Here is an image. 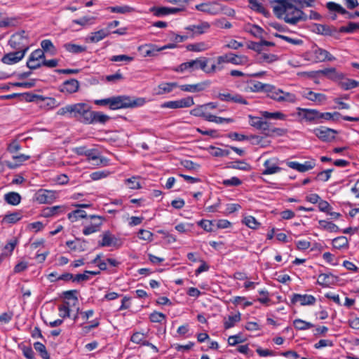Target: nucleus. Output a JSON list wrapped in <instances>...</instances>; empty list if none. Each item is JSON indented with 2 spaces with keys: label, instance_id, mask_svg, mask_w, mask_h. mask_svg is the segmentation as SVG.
<instances>
[{
  "label": "nucleus",
  "instance_id": "obj_1",
  "mask_svg": "<svg viewBox=\"0 0 359 359\" xmlns=\"http://www.w3.org/2000/svg\"><path fill=\"white\" fill-rule=\"evenodd\" d=\"M271 3L274 15L287 24L296 25L308 20V15L300 9L295 0H273Z\"/></svg>",
  "mask_w": 359,
  "mask_h": 359
},
{
  "label": "nucleus",
  "instance_id": "obj_2",
  "mask_svg": "<svg viewBox=\"0 0 359 359\" xmlns=\"http://www.w3.org/2000/svg\"><path fill=\"white\" fill-rule=\"evenodd\" d=\"M146 100L143 97H135L126 95L114 96L109 98L95 100L94 103L97 105H109L111 110L119 109L135 108L144 104Z\"/></svg>",
  "mask_w": 359,
  "mask_h": 359
},
{
  "label": "nucleus",
  "instance_id": "obj_3",
  "mask_svg": "<svg viewBox=\"0 0 359 359\" xmlns=\"http://www.w3.org/2000/svg\"><path fill=\"white\" fill-rule=\"evenodd\" d=\"M248 118L250 125L257 130H261L265 136H283L287 133L286 129L272 127L271 123L264 119L263 117L249 115Z\"/></svg>",
  "mask_w": 359,
  "mask_h": 359
},
{
  "label": "nucleus",
  "instance_id": "obj_4",
  "mask_svg": "<svg viewBox=\"0 0 359 359\" xmlns=\"http://www.w3.org/2000/svg\"><path fill=\"white\" fill-rule=\"evenodd\" d=\"M208 61V58L205 57H200L195 60H191L182 63L175 69V71L178 72H184L185 71L192 72L198 69L205 71V67H207Z\"/></svg>",
  "mask_w": 359,
  "mask_h": 359
},
{
  "label": "nucleus",
  "instance_id": "obj_5",
  "mask_svg": "<svg viewBox=\"0 0 359 359\" xmlns=\"http://www.w3.org/2000/svg\"><path fill=\"white\" fill-rule=\"evenodd\" d=\"M91 107L86 103L74 104L72 118H76L81 123L90 124L91 119Z\"/></svg>",
  "mask_w": 359,
  "mask_h": 359
},
{
  "label": "nucleus",
  "instance_id": "obj_6",
  "mask_svg": "<svg viewBox=\"0 0 359 359\" xmlns=\"http://www.w3.org/2000/svg\"><path fill=\"white\" fill-rule=\"evenodd\" d=\"M10 46L16 50H25V53L29 50L28 37L25 31L13 34L8 41Z\"/></svg>",
  "mask_w": 359,
  "mask_h": 359
},
{
  "label": "nucleus",
  "instance_id": "obj_7",
  "mask_svg": "<svg viewBox=\"0 0 359 359\" xmlns=\"http://www.w3.org/2000/svg\"><path fill=\"white\" fill-rule=\"evenodd\" d=\"M313 134L321 141L328 142L335 139L338 131L325 126H320L313 130Z\"/></svg>",
  "mask_w": 359,
  "mask_h": 359
},
{
  "label": "nucleus",
  "instance_id": "obj_8",
  "mask_svg": "<svg viewBox=\"0 0 359 359\" xmlns=\"http://www.w3.org/2000/svg\"><path fill=\"white\" fill-rule=\"evenodd\" d=\"M89 218L91 219L90 223L86 224L83 229V233L86 236L99 231L104 221L103 217L95 215H90Z\"/></svg>",
  "mask_w": 359,
  "mask_h": 359
},
{
  "label": "nucleus",
  "instance_id": "obj_9",
  "mask_svg": "<svg viewBox=\"0 0 359 359\" xmlns=\"http://www.w3.org/2000/svg\"><path fill=\"white\" fill-rule=\"evenodd\" d=\"M45 58V53L41 49L34 50L27 61V67L30 70H34L41 67V62Z\"/></svg>",
  "mask_w": 359,
  "mask_h": 359
},
{
  "label": "nucleus",
  "instance_id": "obj_10",
  "mask_svg": "<svg viewBox=\"0 0 359 359\" xmlns=\"http://www.w3.org/2000/svg\"><path fill=\"white\" fill-rule=\"evenodd\" d=\"M335 59L330 52L319 47L315 48L311 52V60L315 62L334 61Z\"/></svg>",
  "mask_w": 359,
  "mask_h": 359
},
{
  "label": "nucleus",
  "instance_id": "obj_11",
  "mask_svg": "<svg viewBox=\"0 0 359 359\" xmlns=\"http://www.w3.org/2000/svg\"><path fill=\"white\" fill-rule=\"evenodd\" d=\"M194 104V99L191 97H187L178 100L168 101L164 102L161 107L170 109H179L190 107Z\"/></svg>",
  "mask_w": 359,
  "mask_h": 359
},
{
  "label": "nucleus",
  "instance_id": "obj_12",
  "mask_svg": "<svg viewBox=\"0 0 359 359\" xmlns=\"http://www.w3.org/2000/svg\"><path fill=\"white\" fill-rule=\"evenodd\" d=\"M248 62V57L244 55H237L233 53L225 54L217 57V64L230 62L233 65H244Z\"/></svg>",
  "mask_w": 359,
  "mask_h": 359
},
{
  "label": "nucleus",
  "instance_id": "obj_13",
  "mask_svg": "<svg viewBox=\"0 0 359 359\" xmlns=\"http://www.w3.org/2000/svg\"><path fill=\"white\" fill-rule=\"evenodd\" d=\"M184 11H185V7L183 4H180V6L177 8L154 6L150 8V11L152 12L153 14L156 17H162L170 14H176Z\"/></svg>",
  "mask_w": 359,
  "mask_h": 359
},
{
  "label": "nucleus",
  "instance_id": "obj_14",
  "mask_svg": "<svg viewBox=\"0 0 359 359\" xmlns=\"http://www.w3.org/2000/svg\"><path fill=\"white\" fill-rule=\"evenodd\" d=\"M217 97L223 102H231L245 105L248 104V102L241 95L236 93H219Z\"/></svg>",
  "mask_w": 359,
  "mask_h": 359
},
{
  "label": "nucleus",
  "instance_id": "obj_15",
  "mask_svg": "<svg viewBox=\"0 0 359 359\" xmlns=\"http://www.w3.org/2000/svg\"><path fill=\"white\" fill-rule=\"evenodd\" d=\"M290 300L292 304L299 302L301 306L313 305L316 302V297L311 294H301L297 293L292 294Z\"/></svg>",
  "mask_w": 359,
  "mask_h": 359
},
{
  "label": "nucleus",
  "instance_id": "obj_16",
  "mask_svg": "<svg viewBox=\"0 0 359 359\" xmlns=\"http://www.w3.org/2000/svg\"><path fill=\"white\" fill-rule=\"evenodd\" d=\"M25 55V50H15V51L5 54L1 58V62L6 65H13L21 61Z\"/></svg>",
  "mask_w": 359,
  "mask_h": 359
},
{
  "label": "nucleus",
  "instance_id": "obj_17",
  "mask_svg": "<svg viewBox=\"0 0 359 359\" xmlns=\"http://www.w3.org/2000/svg\"><path fill=\"white\" fill-rule=\"evenodd\" d=\"M322 75L326 76L328 79L337 83H340L341 80L345 79V74L341 72H339L334 67H329L322 69Z\"/></svg>",
  "mask_w": 359,
  "mask_h": 359
},
{
  "label": "nucleus",
  "instance_id": "obj_18",
  "mask_svg": "<svg viewBox=\"0 0 359 359\" xmlns=\"http://www.w3.org/2000/svg\"><path fill=\"white\" fill-rule=\"evenodd\" d=\"M302 95L310 101L320 104L326 101L327 97L325 94L314 93L312 90L306 89L302 92Z\"/></svg>",
  "mask_w": 359,
  "mask_h": 359
},
{
  "label": "nucleus",
  "instance_id": "obj_19",
  "mask_svg": "<svg viewBox=\"0 0 359 359\" xmlns=\"http://www.w3.org/2000/svg\"><path fill=\"white\" fill-rule=\"evenodd\" d=\"M210 85L208 81L198 83L196 84H184L180 86V89L184 92L197 93L204 90Z\"/></svg>",
  "mask_w": 359,
  "mask_h": 359
},
{
  "label": "nucleus",
  "instance_id": "obj_20",
  "mask_svg": "<svg viewBox=\"0 0 359 359\" xmlns=\"http://www.w3.org/2000/svg\"><path fill=\"white\" fill-rule=\"evenodd\" d=\"M79 83L76 79H72L65 81L60 86V91L62 93H74L79 90Z\"/></svg>",
  "mask_w": 359,
  "mask_h": 359
},
{
  "label": "nucleus",
  "instance_id": "obj_21",
  "mask_svg": "<svg viewBox=\"0 0 359 359\" xmlns=\"http://www.w3.org/2000/svg\"><path fill=\"white\" fill-rule=\"evenodd\" d=\"M116 243V238L109 231H107L102 233V240L98 242V245L100 247L115 246Z\"/></svg>",
  "mask_w": 359,
  "mask_h": 359
},
{
  "label": "nucleus",
  "instance_id": "obj_22",
  "mask_svg": "<svg viewBox=\"0 0 359 359\" xmlns=\"http://www.w3.org/2000/svg\"><path fill=\"white\" fill-rule=\"evenodd\" d=\"M36 200L41 204L51 203L53 200V192L46 189H41L36 194Z\"/></svg>",
  "mask_w": 359,
  "mask_h": 359
},
{
  "label": "nucleus",
  "instance_id": "obj_23",
  "mask_svg": "<svg viewBox=\"0 0 359 359\" xmlns=\"http://www.w3.org/2000/svg\"><path fill=\"white\" fill-rule=\"evenodd\" d=\"M287 165L292 169L304 172L311 170L314 167L315 164L310 161H306L303 164L296 161H290L287 163Z\"/></svg>",
  "mask_w": 359,
  "mask_h": 359
},
{
  "label": "nucleus",
  "instance_id": "obj_24",
  "mask_svg": "<svg viewBox=\"0 0 359 359\" xmlns=\"http://www.w3.org/2000/svg\"><path fill=\"white\" fill-rule=\"evenodd\" d=\"M315 31L316 33L325 36H335L337 34L336 28L321 24L315 25Z\"/></svg>",
  "mask_w": 359,
  "mask_h": 359
},
{
  "label": "nucleus",
  "instance_id": "obj_25",
  "mask_svg": "<svg viewBox=\"0 0 359 359\" xmlns=\"http://www.w3.org/2000/svg\"><path fill=\"white\" fill-rule=\"evenodd\" d=\"M268 87L269 88H266L265 91V93H267V96L271 99L280 102L281 94L284 93V91L271 84H269Z\"/></svg>",
  "mask_w": 359,
  "mask_h": 359
},
{
  "label": "nucleus",
  "instance_id": "obj_26",
  "mask_svg": "<svg viewBox=\"0 0 359 359\" xmlns=\"http://www.w3.org/2000/svg\"><path fill=\"white\" fill-rule=\"evenodd\" d=\"M298 114L301 116V111L304 113L303 118L308 121H313L316 119H318V111L316 109H304V108H297Z\"/></svg>",
  "mask_w": 359,
  "mask_h": 359
},
{
  "label": "nucleus",
  "instance_id": "obj_27",
  "mask_svg": "<svg viewBox=\"0 0 359 359\" xmlns=\"http://www.w3.org/2000/svg\"><path fill=\"white\" fill-rule=\"evenodd\" d=\"M87 242L85 240L80 238H76V241H68L66 242V245L73 250H79L83 252L86 249Z\"/></svg>",
  "mask_w": 359,
  "mask_h": 359
},
{
  "label": "nucleus",
  "instance_id": "obj_28",
  "mask_svg": "<svg viewBox=\"0 0 359 359\" xmlns=\"http://www.w3.org/2000/svg\"><path fill=\"white\" fill-rule=\"evenodd\" d=\"M337 277L332 273H320L318 276L317 283L323 286H328L337 280Z\"/></svg>",
  "mask_w": 359,
  "mask_h": 359
},
{
  "label": "nucleus",
  "instance_id": "obj_29",
  "mask_svg": "<svg viewBox=\"0 0 359 359\" xmlns=\"http://www.w3.org/2000/svg\"><path fill=\"white\" fill-rule=\"evenodd\" d=\"M250 4L249 7L254 11L262 14L265 17H269L270 13L267 11L264 6L257 0H248Z\"/></svg>",
  "mask_w": 359,
  "mask_h": 359
},
{
  "label": "nucleus",
  "instance_id": "obj_30",
  "mask_svg": "<svg viewBox=\"0 0 359 359\" xmlns=\"http://www.w3.org/2000/svg\"><path fill=\"white\" fill-rule=\"evenodd\" d=\"M210 27V25L208 22H203L196 25H189L185 29L187 30L192 32L193 34H202L205 32L206 29H208Z\"/></svg>",
  "mask_w": 359,
  "mask_h": 359
},
{
  "label": "nucleus",
  "instance_id": "obj_31",
  "mask_svg": "<svg viewBox=\"0 0 359 359\" xmlns=\"http://www.w3.org/2000/svg\"><path fill=\"white\" fill-rule=\"evenodd\" d=\"M241 320V313L238 312L233 316H229L227 318H224V328L229 330L236 325V324L240 322Z\"/></svg>",
  "mask_w": 359,
  "mask_h": 359
},
{
  "label": "nucleus",
  "instance_id": "obj_32",
  "mask_svg": "<svg viewBox=\"0 0 359 359\" xmlns=\"http://www.w3.org/2000/svg\"><path fill=\"white\" fill-rule=\"evenodd\" d=\"M4 200L10 205H17L21 201V196L18 193L11 191L4 195Z\"/></svg>",
  "mask_w": 359,
  "mask_h": 359
},
{
  "label": "nucleus",
  "instance_id": "obj_33",
  "mask_svg": "<svg viewBox=\"0 0 359 359\" xmlns=\"http://www.w3.org/2000/svg\"><path fill=\"white\" fill-rule=\"evenodd\" d=\"M91 119H92V121L90 122V124H94L96 123H100L104 124L109 119V116L104 114L103 113H102L100 111H92Z\"/></svg>",
  "mask_w": 359,
  "mask_h": 359
},
{
  "label": "nucleus",
  "instance_id": "obj_34",
  "mask_svg": "<svg viewBox=\"0 0 359 359\" xmlns=\"http://www.w3.org/2000/svg\"><path fill=\"white\" fill-rule=\"evenodd\" d=\"M147 335L144 333L136 332L133 334L130 337V341L140 346L148 345V341L146 339Z\"/></svg>",
  "mask_w": 359,
  "mask_h": 359
},
{
  "label": "nucleus",
  "instance_id": "obj_35",
  "mask_svg": "<svg viewBox=\"0 0 359 359\" xmlns=\"http://www.w3.org/2000/svg\"><path fill=\"white\" fill-rule=\"evenodd\" d=\"M339 86L343 90H348L359 86V81L346 78L341 80Z\"/></svg>",
  "mask_w": 359,
  "mask_h": 359
},
{
  "label": "nucleus",
  "instance_id": "obj_36",
  "mask_svg": "<svg viewBox=\"0 0 359 359\" xmlns=\"http://www.w3.org/2000/svg\"><path fill=\"white\" fill-rule=\"evenodd\" d=\"M178 86L177 83L172 82V83H162L158 85V91L157 92L158 95H163L165 93H168L172 91V90Z\"/></svg>",
  "mask_w": 359,
  "mask_h": 359
},
{
  "label": "nucleus",
  "instance_id": "obj_37",
  "mask_svg": "<svg viewBox=\"0 0 359 359\" xmlns=\"http://www.w3.org/2000/svg\"><path fill=\"white\" fill-rule=\"evenodd\" d=\"M264 166L265 167V169L262 172L263 175L274 174L280 171L281 170V168L273 163L271 160H266L264 163Z\"/></svg>",
  "mask_w": 359,
  "mask_h": 359
},
{
  "label": "nucleus",
  "instance_id": "obj_38",
  "mask_svg": "<svg viewBox=\"0 0 359 359\" xmlns=\"http://www.w3.org/2000/svg\"><path fill=\"white\" fill-rule=\"evenodd\" d=\"M269 84L266 83H262L260 81H250L248 83V88H250V91L252 92H264L266 90V88L268 87Z\"/></svg>",
  "mask_w": 359,
  "mask_h": 359
},
{
  "label": "nucleus",
  "instance_id": "obj_39",
  "mask_svg": "<svg viewBox=\"0 0 359 359\" xmlns=\"http://www.w3.org/2000/svg\"><path fill=\"white\" fill-rule=\"evenodd\" d=\"M228 168L237 169L243 171H249L251 168L250 164L244 161H236L230 162L227 165Z\"/></svg>",
  "mask_w": 359,
  "mask_h": 359
},
{
  "label": "nucleus",
  "instance_id": "obj_40",
  "mask_svg": "<svg viewBox=\"0 0 359 359\" xmlns=\"http://www.w3.org/2000/svg\"><path fill=\"white\" fill-rule=\"evenodd\" d=\"M22 217V212L20 211L13 212L10 214L6 215L2 222L8 223V224H15L17 222L20 221Z\"/></svg>",
  "mask_w": 359,
  "mask_h": 359
},
{
  "label": "nucleus",
  "instance_id": "obj_41",
  "mask_svg": "<svg viewBox=\"0 0 359 359\" xmlns=\"http://www.w3.org/2000/svg\"><path fill=\"white\" fill-rule=\"evenodd\" d=\"M63 47L67 51L74 54H78L86 50V47L72 43H66L63 45Z\"/></svg>",
  "mask_w": 359,
  "mask_h": 359
},
{
  "label": "nucleus",
  "instance_id": "obj_42",
  "mask_svg": "<svg viewBox=\"0 0 359 359\" xmlns=\"http://www.w3.org/2000/svg\"><path fill=\"white\" fill-rule=\"evenodd\" d=\"M140 50H145L144 56H155L157 53L161 51V47L154 44H146L140 48Z\"/></svg>",
  "mask_w": 359,
  "mask_h": 359
},
{
  "label": "nucleus",
  "instance_id": "obj_43",
  "mask_svg": "<svg viewBox=\"0 0 359 359\" xmlns=\"http://www.w3.org/2000/svg\"><path fill=\"white\" fill-rule=\"evenodd\" d=\"M260 114L265 119L284 120L286 116L280 111L269 112L267 111H260Z\"/></svg>",
  "mask_w": 359,
  "mask_h": 359
},
{
  "label": "nucleus",
  "instance_id": "obj_44",
  "mask_svg": "<svg viewBox=\"0 0 359 359\" xmlns=\"http://www.w3.org/2000/svg\"><path fill=\"white\" fill-rule=\"evenodd\" d=\"M86 156L88 160L96 161L97 165L102 164L103 162L100 152L95 149H88Z\"/></svg>",
  "mask_w": 359,
  "mask_h": 359
},
{
  "label": "nucleus",
  "instance_id": "obj_45",
  "mask_svg": "<svg viewBox=\"0 0 359 359\" xmlns=\"http://www.w3.org/2000/svg\"><path fill=\"white\" fill-rule=\"evenodd\" d=\"M320 227L330 232H338L339 228L333 222L327 220H320L318 222Z\"/></svg>",
  "mask_w": 359,
  "mask_h": 359
},
{
  "label": "nucleus",
  "instance_id": "obj_46",
  "mask_svg": "<svg viewBox=\"0 0 359 359\" xmlns=\"http://www.w3.org/2000/svg\"><path fill=\"white\" fill-rule=\"evenodd\" d=\"M209 48V46L205 42H199L195 43L188 44L187 46V49L189 51L194 52H201L206 50Z\"/></svg>",
  "mask_w": 359,
  "mask_h": 359
},
{
  "label": "nucleus",
  "instance_id": "obj_47",
  "mask_svg": "<svg viewBox=\"0 0 359 359\" xmlns=\"http://www.w3.org/2000/svg\"><path fill=\"white\" fill-rule=\"evenodd\" d=\"M109 34V32L104 29H100L97 32H93L89 39L92 43H97L104 38H105Z\"/></svg>",
  "mask_w": 359,
  "mask_h": 359
},
{
  "label": "nucleus",
  "instance_id": "obj_48",
  "mask_svg": "<svg viewBox=\"0 0 359 359\" xmlns=\"http://www.w3.org/2000/svg\"><path fill=\"white\" fill-rule=\"evenodd\" d=\"M293 325L295 327V329L298 330H306L314 326L313 324L299 318L295 319L293 321Z\"/></svg>",
  "mask_w": 359,
  "mask_h": 359
},
{
  "label": "nucleus",
  "instance_id": "obj_49",
  "mask_svg": "<svg viewBox=\"0 0 359 359\" xmlns=\"http://www.w3.org/2000/svg\"><path fill=\"white\" fill-rule=\"evenodd\" d=\"M29 156H27V155H25V154H20V155H17V156H13V158L16 161V163H10V162H6V165L9 168H17L18 166H19L22 162L27 161V160H29Z\"/></svg>",
  "mask_w": 359,
  "mask_h": 359
},
{
  "label": "nucleus",
  "instance_id": "obj_50",
  "mask_svg": "<svg viewBox=\"0 0 359 359\" xmlns=\"http://www.w3.org/2000/svg\"><path fill=\"white\" fill-rule=\"evenodd\" d=\"M34 349L39 352L40 356L43 359H50V355L48 353L46 346L41 342L36 341L34 343Z\"/></svg>",
  "mask_w": 359,
  "mask_h": 359
},
{
  "label": "nucleus",
  "instance_id": "obj_51",
  "mask_svg": "<svg viewBox=\"0 0 359 359\" xmlns=\"http://www.w3.org/2000/svg\"><path fill=\"white\" fill-rule=\"evenodd\" d=\"M348 239L346 236H339L332 240V245L334 248L341 249L348 246Z\"/></svg>",
  "mask_w": 359,
  "mask_h": 359
},
{
  "label": "nucleus",
  "instance_id": "obj_52",
  "mask_svg": "<svg viewBox=\"0 0 359 359\" xmlns=\"http://www.w3.org/2000/svg\"><path fill=\"white\" fill-rule=\"evenodd\" d=\"M243 222L249 228L252 229H257L261 225V224L251 215L245 217Z\"/></svg>",
  "mask_w": 359,
  "mask_h": 359
},
{
  "label": "nucleus",
  "instance_id": "obj_53",
  "mask_svg": "<svg viewBox=\"0 0 359 359\" xmlns=\"http://www.w3.org/2000/svg\"><path fill=\"white\" fill-rule=\"evenodd\" d=\"M215 221L201 219L197 222V224L208 232L214 231Z\"/></svg>",
  "mask_w": 359,
  "mask_h": 359
},
{
  "label": "nucleus",
  "instance_id": "obj_54",
  "mask_svg": "<svg viewBox=\"0 0 359 359\" xmlns=\"http://www.w3.org/2000/svg\"><path fill=\"white\" fill-rule=\"evenodd\" d=\"M205 118V120L210 121V122H215L217 123H231L233 122V119L230 118H222L216 116L212 114H207L204 116Z\"/></svg>",
  "mask_w": 359,
  "mask_h": 359
},
{
  "label": "nucleus",
  "instance_id": "obj_55",
  "mask_svg": "<svg viewBox=\"0 0 359 359\" xmlns=\"http://www.w3.org/2000/svg\"><path fill=\"white\" fill-rule=\"evenodd\" d=\"M196 9L197 11L212 15H215L217 13L216 11H215V8L212 7L210 4L202 3L198 4L196 6Z\"/></svg>",
  "mask_w": 359,
  "mask_h": 359
},
{
  "label": "nucleus",
  "instance_id": "obj_56",
  "mask_svg": "<svg viewBox=\"0 0 359 359\" xmlns=\"http://www.w3.org/2000/svg\"><path fill=\"white\" fill-rule=\"evenodd\" d=\"M112 13H131L134 11V8L129 6H110L107 8Z\"/></svg>",
  "mask_w": 359,
  "mask_h": 359
},
{
  "label": "nucleus",
  "instance_id": "obj_57",
  "mask_svg": "<svg viewBox=\"0 0 359 359\" xmlns=\"http://www.w3.org/2000/svg\"><path fill=\"white\" fill-rule=\"evenodd\" d=\"M87 215L84 210H76L68 214V218L72 222L76 221L79 218H86Z\"/></svg>",
  "mask_w": 359,
  "mask_h": 359
},
{
  "label": "nucleus",
  "instance_id": "obj_58",
  "mask_svg": "<svg viewBox=\"0 0 359 359\" xmlns=\"http://www.w3.org/2000/svg\"><path fill=\"white\" fill-rule=\"evenodd\" d=\"M41 46L43 53L49 51L52 55H54L55 53V48L52 41L49 39H44L41 41Z\"/></svg>",
  "mask_w": 359,
  "mask_h": 359
},
{
  "label": "nucleus",
  "instance_id": "obj_59",
  "mask_svg": "<svg viewBox=\"0 0 359 359\" xmlns=\"http://www.w3.org/2000/svg\"><path fill=\"white\" fill-rule=\"evenodd\" d=\"M326 6L330 11H335L343 15L348 13V12L345 8H344L341 5L334 2H328Z\"/></svg>",
  "mask_w": 359,
  "mask_h": 359
},
{
  "label": "nucleus",
  "instance_id": "obj_60",
  "mask_svg": "<svg viewBox=\"0 0 359 359\" xmlns=\"http://www.w3.org/2000/svg\"><path fill=\"white\" fill-rule=\"evenodd\" d=\"M20 96H22L23 97V98L27 101V102H34V101H44L45 100V98L42 95H35V94H32V93H22L20 95Z\"/></svg>",
  "mask_w": 359,
  "mask_h": 359
},
{
  "label": "nucleus",
  "instance_id": "obj_61",
  "mask_svg": "<svg viewBox=\"0 0 359 359\" xmlns=\"http://www.w3.org/2000/svg\"><path fill=\"white\" fill-rule=\"evenodd\" d=\"M65 208L62 206H53L50 208H47L43 210V216L44 217H50L57 214L59 211H64Z\"/></svg>",
  "mask_w": 359,
  "mask_h": 359
},
{
  "label": "nucleus",
  "instance_id": "obj_62",
  "mask_svg": "<svg viewBox=\"0 0 359 359\" xmlns=\"http://www.w3.org/2000/svg\"><path fill=\"white\" fill-rule=\"evenodd\" d=\"M18 244V241L15 239L9 241L3 248L2 252L6 253L8 256H11L13 250Z\"/></svg>",
  "mask_w": 359,
  "mask_h": 359
},
{
  "label": "nucleus",
  "instance_id": "obj_63",
  "mask_svg": "<svg viewBox=\"0 0 359 359\" xmlns=\"http://www.w3.org/2000/svg\"><path fill=\"white\" fill-rule=\"evenodd\" d=\"M278 60V56L271 53H263L259 58V62L272 63Z\"/></svg>",
  "mask_w": 359,
  "mask_h": 359
},
{
  "label": "nucleus",
  "instance_id": "obj_64",
  "mask_svg": "<svg viewBox=\"0 0 359 359\" xmlns=\"http://www.w3.org/2000/svg\"><path fill=\"white\" fill-rule=\"evenodd\" d=\"M214 25L222 29H230L232 25L225 18L217 19L214 22Z\"/></svg>",
  "mask_w": 359,
  "mask_h": 359
}]
</instances>
